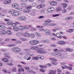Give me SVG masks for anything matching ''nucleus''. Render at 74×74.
Instances as JSON below:
<instances>
[{
	"label": "nucleus",
	"instance_id": "20",
	"mask_svg": "<svg viewBox=\"0 0 74 74\" xmlns=\"http://www.w3.org/2000/svg\"><path fill=\"white\" fill-rule=\"evenodd\" d=\"M7 34L9 36H11L12 34V32L10 30H8L7 32Z\"/></svg>",
	"mask_w": 74,
	"mask_h": 74
},
{
	"label": "nucleus",
	"instance_id": "15",
	"mask_svg": "<svg viewBox=\"0 0 74 74\" xmlns=\"http://www.w3.org/2000/svg\"><path fill=\"white\" fill-rule=\"evenodd\" d=\"M11 3V0H5L4 2V4H8Z\"/></svg>",
	"mask_w": 74,
	"mask_h": 74
},
{
	"label": "nucleus",
	"instance_id": "9",
	"mask_svg": "<svg viewBox=\"0 0 74 74\" xmlns=\"http://www.w3.org/2000/svg\"><path fill=\"white\" fill-rule=\"evenodd\" d=\"M4 57L5 58H10L11 57L9 56V53H5L3 54Z\"/></svg>",
	"mask_w": 74,
	"mask_h": 74
},
{
	"label": "nucleus",
	"instance_id": "40",
	"mask_svg": "<svg viewBox=\"0 0 74 74\" xmlns=\"http://www.w3.org/2000/svg\"><path fill=\"white\" fill-rule=\"evenodd\" d=\"M60 14H56L53 15V17H56V16H59Z\"/></svg>",
	"mask_w": 74,
	"mask_h": 74
},
{
	"label": "nucleus",
	"instance_id": "27",
	"mask_svg": "<svg viewBox=\"0 0 74 74\" xmlns=\"http://www.w3.org/2000/svg\"><path fill=\"white\" fill-rule=\"evenodd\" d=\"M49 23L47 22H45L44 23L43 25L45 26H49Z\"/></svg>",
	"mask_w": 74,
	"mask_h": 74
},
{
	"label": "nucleus",
	"instance_id": "32",
	"mask_svg": "<svg viewBox=\"0 0 74 74\" xmlns=\"http://www.w3.org/2000/svg\"><path fill=\"white\" fill-rule=\"evenodd\" d=\"M29 36H30L31 38H34V34H31Z\"/></svg>",
	"mask_w": 74,
	"mask_h": 74
},
{
	"label": "nucleus",
	"instance_id": "37",
	"mask_svg": "<svg viewBox=\"0 0 74 74\" xmlns=\"http://www.w3.org/2000/svg\"><path fill=\"white\" fill-rule=\"evenodd\" d=\"M38 58L37 57H35L33 58V60H38Z\"/></svg>",
	"mask_w": 74,
	"mask_h": 74
},
{
	"label": "nucleus",
	"instance_id": "17",
	"mask_svg": "<svg viewBox=\"0 0 74 74\" xmlns=\"http://www.w3.org/2000/svg\"><path fill=\"white\" fill-rule=\"evenodd\" d=\"M13 29L16 32H18L19 30V28L17 27H13Z\"/></svg>",
	"mask_w": 74,
	"mask_h": 74
},
{
	"label": "nucleus",
	"instance_id": "21",
	"mask_svg": "<svg viewBox=\"0 0 74 74\" xmlns=\"http://www.w3.org/2000/svg\"><path fill=\"white\" fill-rule=\"evenodd\" d=\"M21 5L22 7H26V4L25 3H22L21 4Z\"/></svg>",
	"mask_w": 74,
	"mask_h": 74
},
{
	"label": "nucleus",
	"instance_id": "35",
	"mask_svg": "<svg viewBox=\"0 0 74 74\" xmlns=\"http://www.w3.org/2000/svg\"><path fill=\"white\" fill-rule=\"evenodd\" d=\"M53 5H57V2L55 1H53Z\"/></svg>",
	"mask_w": 74,
	"mask_h": 74
},
{
	"label": "nucleus",
	"instance_id": "51",
	"mask_svg": "<svg viewBox=\"0 0 74 74\" xmlns=\"http://www.w3.org/2000/svg\"><path fill=\"white\" fill-rule=\"evenodd\" d=\"M10 40L9 38H6L5 40L4 41H7L8 42V41H10Z\"/></svg>",
	"mask_w": 74,
	"mask_h": 74
},
{
	"label": "nucleus",
	"instance_id": "48",
	"mask_svg": "<svg viewBox=\"0 0 74 74\" xmlns=\"http://www.w3.org/2000/svg\"><path fill=\"white\" fill-rule=\"evenodd\" d=\"M54 29L56 30H59V29H60V27H55Z\"/></svg>",
	"mask_w": 74,
	"mask_h": 74
},
{
	"label": "nucleus",
	"instance_id": "53",
	"mask_svg": "<svg viewBox=\"0 0 74 74\" xmlns=\"http://www.w3.org/2000/svg\"><path fill=\"white\" fill-rule=\"evenodd\" d=\"M31 15L32 16H34L35 15V13L34 12H32L31 13Z\"/></svg>",
	"mask_w": 74,
	"mask_h": 74
},
{
	"label": "nucleus",
	"instance_id": "11",
	"mask_svg": "<svg viewBox=\"0 0 74 74\" xmlns=\"http://www.w3.org/2000/svg\"><path fill=\"white\" fill-rule=\"evenodd\" d=\"M23 34L21 32H18L16 33V35L17 37H22V36Z\"/></svg>",
	"mask_w": 74,
	"mask_h": 74
},
{
	"label": "nucleus",
	"instance_id": "23",
	"mask_svg": "<svg viewBox=\"0 0 74 74\" xmlns=\"http://www.w3.org/2000/svg\"><path fill=\"white\" fill-rule=\"evenodd\" d=\"M53 51H54L55 52H57V51H59V52H62V51H63V50H59L58 49H54L53 50Z\"/></svg>",
	"mask_w": 74,
	"mask_h": 74
},
{
	"label": "nucleus",
	"instance_id": "54",
	"mask_svg": "<svg viewBox=\"0 0 74 74\" xmlns=\"http://www.w3.org/2000/svg\"><path fill=\"white\" fill-rule=\"evenodd\" d=\"M37 8H41V5H39L37 6Z\"/></svg>",
	"mask_w": 74,
	"mask_h": 74
},
{
	"label": "nucleus",
	"instance_id": "19",
	"mask_svg": "<svg viewBox=\"0 0 74 74\" xmlns=\"http://www.w3.org/2000/svg\"><path fill=\"white\" fill-rule=\"evenodd\" d=\"M66 50L69 51V52H73V50L69 48H66Z\"/></svg>",
	"mask_w": 74,
	"mask_h": 74
},
{
	"label": "nucleus",
	"instance_id": "16",
	"mask_svg": "<svg viewBox=\"0 0 74 74\" xmlns=\"http://www.w3.org/2000/svg\"><path fill=\"white\" fill-rule=\"evenodd\" d=\"M25 13H29V12H31V11L29 9L24 10L23 11Z\"/></svg>",
	"mask_w": 74,
	"mask_h": 74
},
{
	"label": "nucleus",
	"instance_id": "28",
	"mask_svg": "<svg viewBox=\"0 0 74 74\" xmlns=\"http://www.w3.org/2000/svg\"><path fill=\"white\" fill-rule=\"evenodd\" d=\"M53 10H51V8L48 9V12H50L51 11H53L54 10H55V8H53Z\"/></svg>",
	"mask_w": 74,
	"mask_h": 74
},
{
	"label": "nucleus",
	"instance_id": "64",
	"mask_svg": "<svg viewBox=\"0 0 74 74\" xmlns=\"http://www.w3.org/2000/svg\"><path fill=\"white\" fill-rule=\"evenodd\" d=\"M52 54L53 56H56V53H55L54 52H53L52 53Z\"/></svg>",
	"mask_w": 74,
	"mask_h": 74
},
{
	"label": "nucleus",
	"instance_id": "33",
	"mask_svg": "<svg viewBox=\"0 0 74 74\" xmlns=\"http://www.w3.org/2000/svg\"><path fill=\"white\" fill-rule=\"evenodd\" d=\"M21 2H23V3H27V0H20Z\"/></svg>",
	"mask_w": 74,
	"mask_h": 74
},
{
	"label": "nucleus",
	"instance_id": "29",
	"mask_svg": "<svg viewBox=\"0 0 74 74\" xmlns=\"http://www.w3.org/2000/svg\"><path fill=\"white\" fill-rule=\"evenodd\" d=\"M73 32V30L72 29H70L67 31V32L68 33H72Z\"/></svg>",
	"mask_w": 74,
	"mask_h": 74
},
{
	"label": "nucleus",
	"instance_id": "3",
	"mask_svg": "<svg viewBox=\"0 0 74 74\" xmlns=\"http://www.w3.org/2000/svg\"><path fill=\"white\" fill-rule=\"evenodd\" d=\"M26 19V17L25 16H21L18 18V21H25Z\"/></svg>",
	"mask_w": 74,
	"mask_h": 74
},
{
	"label": "nucleus",
	"instance_id": "12",
	"mask_svg": "<svg viewBox=\"0 0 74 74\" xmlns=\"http://www.w3.org/2000/svg\"><path fill=\"white\" fill-rule=\"evenodd\" d=\"M12 6L13 7H14V8H18L19 6V4L17 3H14V4H13L12 5Z\"/></svg>",
	"mask_w": 74,
	"mask_h": 74
},
{
	"label": "nucleus",
	"instance_id": "7",
	"mask_svg": "<svg viewBox=\"0 0 74 74\" xmlns=\"http://www.w3.org/2000/svg\"><path fill=\"white\" fill-rule=\"evenodd\" d=\"M23 36H25L26 37H30V34L27 33H24L23 34Z\"/></svg>",
	"mask_w": 74,
	"mask_h": 74
},
{
	"label": "nucleus",
	"instance_id": "2",
	"mask_svg": "<svg viewBox=\"0 0 74 74\" xmlns=\"http://www.w3.org/2000/svg\"><path fill=\"white\" fill-rule=\"evenodd\" d=\"M29 43L33 45H37V44L39 43V41L37 40H31L29 41Z\"/></svg>",
	"mask_w": 74,
	"mask_h": 74
},
{
	"label": "nucleus",
	"instance_id": "60",
	"mask_svg": "<svg viewBox=\"0 0 74 74\" xmlns=\"http://www.w3.org/2000/svg\"><path fill=\"white\" fill-rule=\"evenodd\" d=\"M21 14V13L19 12H17L16 13V16H19V15H20Z\"/></svg>",
	"mask_w": 74,
	"mask_h": 74
},
{
	"label": "nucleus",
	"instance_id": "46",
	"mask_svg": "<svg viewBox=\"0 0 74 74\" xmlns=\"http://www.w3.org/2000/svg\"><path fill=\"white\" fill-rule=\"evenodd\" d=\"M16 44H21V41L18 40L16 42Z\"/></svg>",
	"mask_w": 74,
	"mask_h": 74
},
{
	"label": "nucleus",
	"instance_id": "49",
	"mask_svg": "<svg viewBox=\"0 0 74 74\" xmlns=\"http://www.w3.org/2000/svg\"><path fill=\"white\" fill-rule=\"evenodd\" d=\"M51 40H53V41H55V40H56V38L54 37L51 38Z\"/></svg>",
	"mask_w": 74,
	"mask_h": 74
},
{
	"label": "nucleus",
	"instance_id": "38",
	"mask_svg": "<svg viewBox=\"0 0 74 74\" xmlns=\"http://www.w3.org/2000/svg\"><path fill=\"white\" fill-rule=\"evenodd\" d=\"M47 52L46 51L44 50V49L43 48L42 53H45Z\"/></svg>",
	"mask_w": 74,
	"mask_h": 74
},
{
	"label": "nucleus",
	"instance_id": "45",
	"mask_svg": "<svg viewBox=\"0 0 74 74\" xmlns=\"http://www.w3.org/2000/svg\"><path fill=\"white\" fill-rule=\"evenodd\" d=\"M72 18V17H67L66 18V21H68L70 19H71Z\"/></svg>",
	"mask_w": 74,
	"mask_h": 74
},
{
	"label": "nucleus",
	"instance_id": "36",
	"mask_svg": "<svg viewBox=\"0 0 74 74\" xmlns=\"http://www.w3.org/2000/svg\"><path fill=\"white\" fill-rule=\"evenodd\" d=\"M56 25V24H55L49 23V26H55Z\"/></svg>",
	"mask_w": 74,
	"mask_h": 74
},
{
	"label": "nucleus",
	"instance_id": "44",
	"mask_svg": "<svg viewBox=\"0 0 74 74\" xmlns=\"http://www.w3.org/2000/svg\"><path fill=\"white\" fill-rule=\"evenodd\" d=\"M16 13H15L14 12V13L12 14V16H16Z\"/></svg>",
	"mask_w": 74,
	"mask_h": 74
},
{
	"label": "nucleus",
	"instance_id": "5",
	"mask_svg": "<svg viewBox=\"0 0 74 74\" xmlns=\"http://www.w3.org/2000/svg\"><path fill=\"white\" fill-rule=\"evenodd\" d=\"M45 33L47 35H51V31L48 29H46L45 30Z\"/></svg>",
	"mask_w": 74,
	"mask_h": 74
},
{
	"label": "nucleus",
	"instance_id": "41",
	"mask_svg": "<svg viewBox=\"0 0 74 74\" xmlns=\"http://www.w3.org/2000/svg\"><path fill=\"white\" fill-rule=\"evenodd\" d=\"M49 4L50 5H53V1H51L49 2Z\"/></svg>",
	"mask_w": 74,
	"mask_h": 74
},
{
	"label": "nucleus",
	"instance_id": "25",
	"mask_svg": "<svg viewBox=\"0 0 74 74\" xmlns=\"http://www.w3.org/2000/svg\"><path fill=\"white\" fill-rule=\"evenodd\" d=\"M62 5H63L64 8H66V7L67 6V4L66 3H62Z\"/></svg>",
	"mask_w": 74,
	"mask_h": 74
},
{
	"label": "nucleus",
	"instance_id": "57",
	"mask_svg": "<svg viewBox=\"0 0 74 74\" xmlns=\"http://www.w3.org/2000/svg\"><path fill=\"white\" fill-rule=\"evenodd\" d=\"M32 6L31 5H29L28 7H27V8H28V9H30V8H32Z\"/></svg>",
	"mask_w": 74,
	"mask_h": 74
},
{
	"label": "nucleus",
	"instance_id": "24",
	"mask_svg": "<svg viewBox=\"0 0 74 74\" xmlns=\"http://www.w3.org/2000/svg\"><path fill=\"white\" fill-rule=\"evenodd\" d=\"M6 33H5V32L4 31H1L0 32V34L1 35H3L4 34H6Z\"/></svg>",
	"mask_w": 74,
	"mask_h": 74
},
{
	"label": "nucleus",
	"instance_id": "42",
	"mask_svg": "<svg viewBox=\"0 0 74 74\" xmlns=\"http://www.w3.org/2000/svg\"><path fill=\"white\" fill-rule=\"evenodd\" d=\"M16 23H13L12 24V26H13V27H15L16 26Z\"/></svg>",
	"mask_w": 74,
	"mask_h": 74
},
{
	"label": "nucleus",
	"instance_id": "6",
	"mask_svg": "<svg viewBox=\"0 0 74 74\" xmlns=\"http://www.w3.org/2000/svg\"><path fill=\"white\" fill-rule=\"evenodd\" d=\"M57 43L60 45H64L65 44V42L64 41L61 40L57 42Z\"/></svg>",
	"mask_w": 74,
	"mask_h": 74
},
{
	"label": "nucleus",
	"instance_id": "1",
	"mask_svg": "<svg viewBox=\"0 0 74 74\" xmlns=\"http://www.w3.org/2000/svg\"><path fill=\"white\" fill-rule=\"evenodd\" d=\"M12 51L15 53H19L21 52V49L18 47H14L12 48Z\"/></svg>",
	"mask_w": 74,
	"mask_h": 74
},
{
	"label": "nucleus",
	"instance_id": "61",
	"mask_svg": "<svg viewBox=\"0 0 74 74\" xmlns=\"http://www.w3.org/2000/svg\"><path fill=\"white\" fill-rule=\"evenodd\" d=\"M41 6V8H43V7H45V5L44 4H41L40 5Z\"/></svg>",
	"mask_w": 74,
	"mask_h": 74
},
{
	"label": "nucleus",
	"instance_id": "18",
	"mask_svg": "<svg viewBox=\"0 0 74 74\" xmlns=\"http://www.w3.org/2000/svg\"><path fill=\"white\" fill-rule=\"evenodd\" d=\"M2 59L3 61L4 62H8V59L7 58H2Z\"/></svg>",
	"mask_w": 74,
	"mask_h": 74
},
{
	"label": "nucleus",
	"instance_id": "63",
	"mask_svg": "<svg viewBox=\"0 0 74 74\" xmlns=\"http://www.w3.org/2000/svg\"><path fill=\"white\" fill-rule=\"evenodd\" d=\"M16 68H14L13 69H12V71H16Z\"/></svg>",
	"mask_w": 74,
	"mask_h": 74
},
{
	"label": "nucleus",
	"instance_id": "39",
	"mask_svg": "<svg viewBox=\"0 0 74 74\" xmlns=\"http://www.w3.org/2000/svg\"><path fill=\"white\" fill-rule=\"evenodd\" d=\"M42 27H43L44 28V27H41V28L40 29V32H43L44 31V29L42 28Z\"/></svg>",
	"mask_w": 74,
	"mask_h": 74
},
{
	"label": "nucleus",
	"instance_id": "10",
	"mask_svg": "<svg viewBox=\"0 0 74 74\" xmlns=\"http://www.w3.org/2000/svg\"><path fill=\"white\" fill-rule=\"evenodd\" d=\"M43 49V48H41L37 49V52H38V53H42Z\"/></svg>",
	"mask_w": 74,
	"mask_h": 74
},
{
	"label": "nucleus",
	"instance_id": "30",
	"mask_svg": "<svg viewBox=\"0 0 74 74\" xmlns=\"http://www.w3.org/2000/svg\"><path fill=\"white\" fill-rule=\"evenodd\" d=\"M15 45V44H12V45L9 44L8 45V47H14Z\"/></svg>",
	"mask_w": 74,
	"mask_h": 74
},
{
	"label": "nucleus",
	"instance_id": "26",
	"mask_svg": "<svg viewBox=\"0 0 74 74\" xmlns=\"http://www.w3.org/2000/svg\"><path fill=\"white\" fill-rule=\"evenodd\" d=\"M14 12L15 11H14V10H11L9 11V13H10V14H12L14 13Z\"/></svg>",
	"mask_w": 74,
	"mask_h": 74
},
{
	"label": "nucleus",
	"instance_id": "31",
	"mask_svg": "<svg viewBox=\"0 0 74 74\" xmlns=\"http://www.w3.org/2000/svg\"><path fill=\"white\" fill-rule=\"evenodd\" d=\"M12 23V22L10 21V22H7V24L8 25H11V24Z\"/></svg>",
	"mask_w": 74,
	"mask_h": 74
},
{
	"label": "nucleus",
	"instance_id": "58",
	"mask_svg": "<svg viewBox=\"0 0 74 74\" xmlns=\"http://www.w3.org/2000/svg\"><path fill=\"white\" fill-rule=\"evenodd\" d=\"M25 69L26 70H29V69H30V68L27 66H25Z\"/></svg>",
	"mask_w": 74,
	"mask_h": 74
},
{
	"label": "nucleus",
	"instance_id": "52",
	"mask_svg": "<svg viewBox=\"0 0 74 74\" xmlns=\"http://www.w3.org/2000/svg\"><path fill=\"white\" fill-rule=\"evenodd\" d=\"M57 11H61V9L60 8H58L57 9Z\"/></svg>",
	"mask_w": 74,
	"mask_h": 74
},
{
	"label": "nucleus",
	"instance_id": "47",
	"mask_svg": "<svg viewBox=\"0 0 74 74\" xmlns=\"http://www.w3.org/2000/svg\"><path fill=\"white\" fill-rule=\"evenodd\" d=\"M36 4H37L35 2H34L32 4V6H33V7H34V6H35V5H36Z\"/></svg>",
	"mask_w": 74,
	"mask_h": 74
},
{
	"label": "nucleus",
	"instance_id": "43",
	"mask_svg": "<svg viewBox=\"0 0 74 74\" xmlns=\"http://www.w3.org/2000/svg\"><path fill=\"white\" fill-rule=\"evenodd\" d=\"M24 28L25 30H26V29H29V27L26 26H24Z\"/></svg>",
	"mask_w": 74,
	"mask_h": 74
},
{
	"label": "nucleus",
	"instance_id": "56",
	"mask_svg": "<svg viewBox=\"0 0 74 74\" xmlns=\"http://www.w3.org/2000/svg\"><path fill=\"white\" fill-rule=\"evenodd\" d=\"M41 14H45V12L44 11V10H42L40 12Z\"/></svg>",
	"mask_w": 74,
	"mask_h": 74
},
{
	"label": "nucleus",
	"instance_id": "34",
	"mask_svg": "<svg viewBox=\"0 0 74 74\" xmlns=\"http://www.w3.org/2000/svg\"><path fill=\"white\" fill-rule=\"evenodd\" d=\"M21 71H24V70L23 69V68L21 69H18V71L19 72H21Z\"/></svg>",
	"mask_w": 74,
	"mask_h": 74
},
{
	"label": "nucleus",
	"instance_id": "55",
	"mask_svg": "<svg viewBox=\"0 0 74 74\" xmlns=\"http://www.w3.org/2000/svg\"><path fill=\"white\" fill-rule=\"evenodd\" d=\"M46 22H47L48 23H51L52 22L51 20H47V21Z\"/></svg>",
	"mask_w": 74,
	"mask_h": 74
},
{
	"label": "nucleus",
	"instance_id": "4",
	"mask_svg": "<svg viewBox=\"0 0 74 74\" xmlns=\"http://www.w3.org/2000/svg\"><path fill=\"white\" fill-rule=\"evenodd\" d=\"M41 42L44 43H46V44H49V43L50 42V41L49 40L47 39L45 40H41Z\"/></svg>",
	"mask_w": 74,
	"mask_h": 74
},
{
	"label": "nucleus",
	"instance_id": "8",
	"mask_svg": "<svg viewBox=\"0 0 74 74\" xmlns=\"http://www.w3.org/2000/svg\"><path fill=\"white\" fill-rule=\"evenodd\" d=\"M56 73V71L51 70L49 71L48 74H55Z\"/></svg>",
	"mask_w": 74,
	"mask_h": 74
},
{
	"label": "nucleus",
	"instance_id": "59",
	"mask_svg": "<svg viewBox=\"0 0 74 74\" xmlns=\"http://www.w3.org/2000/svg\"><path fill=\"white\" fill-rule=\"evenodd\" d=\"M61 65L63 66V65H65V64H66V63L64 62H62L61 63Z\"/></svg>",
	"mask_w": 74,
	"mask_h": 74
},
{
	"label": "nucleus",
	"instance_id": "22",
	"mask_svg": "<svg viewBox=\"0 0 74 74\" xmlns=\"http://www.w3.org/2000/svg\"><path fill=\"white\" fill-rule=\"evenodd\" d=\"M37 46H35V47H31L30 49H33L34 50H35L36 49H37Z\"/></svg>",
	"mask_w": 74,
	"mask_h": 74
},
{
	"label": "nucleus",
	"instance_id": "50",
	"mask_svg": "<svg viewBox=\"0 0 74 74\" xmlns=\"http://www.w3.org/2000/svg\"><path fill=\"white\" fill-rule=\"evenodd\" d=\"M52 64H53V65H56L57 64V63L56 62H52Z\"/></svg>",
	"mask_w": 74,
	"mask_h": 74
},
{
	"label": "nucleus",
	"instance_id": "13",
	"mask_svg": "<svg viewBox=\"0 0 74 74\" xmlns=\"http://www.w3.org/2000/svg\"><path fill=\"white\" fill-rule=\"evenodd\" d=\"M58 38H62V36L59 33L56 34V36Z\"/></svg>",
	"mask_w": 74,
	"mask_h": 74
},
{
	"label": "nucleus",
	"instance_id": "62",
	"mask_svg": "<svg viewBox=\"0 0 74 74\" xmlns=\"http://www.w3.org/2000/svg\"><path fill=\"white\" fill-rule=\"evenodd\" d=\"M68 9L69 10H71L72 9V6H70L69 7H68Z\"/></svg>",
	"mask_w": 74,
	"mask_h": 74
},
{
	"label": "nucleus",
	"instance_id": "14",
	"mask_svg": "<svg viewBox=\"0 0 74 74\" xmlns=\"http://www.w3.org/2000/svg\"><path fill=\"white\" fill-rule=\"evenodd\" d=\"M62 56V53L60 52H57L56 53V56L57 57H59Z\"/></svg>",
	"mask_w": 74,
	"mask_h": 74
}]
</instances>
